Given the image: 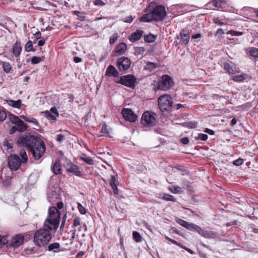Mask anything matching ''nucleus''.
Masks as SVG:
<instances>
[{"mask_svg": "<svg viewBox=\"0 0 258 258\" xmlns=\"http://www.w3.org/2000/svg\"><path fill=\"white\" fill-rule=\"evenodd\" d=\"M80 224V219L79 217H77L74 219L73 221V227L79 226Z\"/></svg>", "mask_w": 258, "mask_h": 258, "instance_id": "55", "label": "nucleus"}, {"mask_svg": "<svg viewBox=\"0 0 258 258\" xmlns=\"http://www.w3.org/2000/svg\"><path fill=\"white\" fill-rule=\"evenodd\" d=\"M17 143L20 146L25 147L29 150L35 160L40 159L45 152L44 142L41 139L34 136L20 137Z\"/></svg>", "mask_w": 258, "mask_h": 258, "instance_id": "1", "label": "nucleus"}, {"mask_svg": "<svg viewBox=\"0 0 258 258\" xmlns=\"http://www.w3.org/2000/svg\"><path fill=\"white\" fill-rule=\"evenodd\" d=\"M118 72L113 66L110 65L107 69L106 75L108 76L116 77L118 75Z\"/></svg>", "mask_w": 258, "mask_h": 258, "instance_id": "20", "label": "nucleus"}, {"mask_svg": "<svg viewBox=\"0 0 258 258\" xmlns=\"http://www.w3.org/2000/svg\"><path fill=\"white\" fill-rule=\"evenodd\" d=\"M8 245V237L5 235H0V248L4 245Z\"/></svg>", "mask_w": 258, "mask_h": 258, "instance_id": "31", "label": "nucleus"}, {"mask_svg": "<svg viewBox=\"0 0 258 258\" xmlns=\"http://www.w3.org/2000/svg\"><path fill=\"white\" fill-rule=\"evenodd\" d=\"M112 190H113V194L115 195H117L119 193L118 192V189L117 187V186L116 185H114V186H111Z\"/></svg>", "mask_w": 258, "mask_h": 258, "instance_id": "63", "label": "nucleus"}, {"mask_svg": "<svg viewBox=\"0 0 258 258\" xmlns=\"http://www.w3.org/2000/svg\"><path fill=\"white\" fill-rule=\"evenodd\" d=\"M211 4L218 8H221L225 5V2L223 0H214L211 2Z\"/></svg>", "mask_w": 258, "mask_h": 258, "instance_id": "22", "label": "nucleus"}, {"mask_svg": "<svg viewBox=\"0 0 258 258\" xmlns=\"http://www.w3.org/2000/svg\"><path fill=\"white\" fill-rule=\"evenodd\" d=\"M22 51L20 42L17 41L13 47V53L16 57L20 55Z\"/></svg>", "mask_w": 258, "mask_h": 258, "instance_id": "18", "label": "nucleus"}, {"mask_svg": "<svg viewBox=\"0 0 258 258\" xmlns=\"http://www.w3.org/2000/svg\"><path fill=\"white\" fill-rule=\"evenodd\" d=\"M8 118L11 123L15 124L11 128L10 130V134H13L16 131L22 133L27 130L28 127L27 124L25 123L16 115L10 113L8 115Z\"/></svg>", "mask_w": 258, "mask_h": 258, "instance_id": "4", "label": "nucleus"}, {"mask_svg": "<svg viewBox=\"0 0 258 258\" xmlns=\"http://www.w3.org/2000/svg\"><path fill=\"white\" fill-rule=\"evenodd\" d=\"M228 33L231 34L232 36H240L242 34V33L241 32H238L234 30L229 31Z\"/></svg>", "mask_w": 258, "mask_h": 258, "instance_id": "53", "label": "nucleus"}, {"mask_svg": "<svg viewBox=\"0 0 258 258\" xmlns=\"http://www.w3.org/2000/svg\"><path fill=\"white\" fill-rule=\"evenodd\" d=\"M66 168L69 172L72 173L75 175L80 176L82 175V172L80 170L79 168L72 162L68 163L66 165Z\"/></svg>", "mask_w": 258, "mask_h": 258, "instance_id": "14", "label": "nucleus"}, {"mask_svg": "<svg viewBox=\"0 0 258 258\" xmlns=\"http://www.w3.org/2000/svg\"><path fill=\"white\" fill-rule=\"evenodd\" d=\"M65 139V137L64 135L61 134H59L57 135L56 140L57 142L60 143L62 142Z\"/></svg>", "mask_w": 258, "mask_h": 258, "instance_id": "57", "label": "nucleus"}, {"mask_svg": "<svg viewBox=\"0 0 258 258\" xmlns=\"http://www.w3.org/2000/svg\"><path fill=\"white\" fill-rule=\"evenodd\" d=\"M133 235L134 240L136 242H140L142 241V237L141 235H140V234L138 232L134 231L133 233Z\"/></svg>", "mask_w": 258, "mask_h": 258, "instance_id": "37", "label": "nucleus"}, {"mask_svg": "<svg viewBox=\"0 0 258 258\" xmlns=\"http://www.w3.org/2000/svg\"><path fill=\"white\" fill-rule=\"evenodd\" d=\"M208 135L204 134H199L198 137H196L197 140L206 141L208 139Z\"/></svg>", "mask_w": 258, "mask_h": 258, "instance_id": "42", "label": "nucleus"}, {"mask_svg": "<svg viewBox=\"0 0 258 258\" xmlns=\"http://www.w3.org/2000/svg\"><path fill=\"white\" fill-rule=\"evenodd\" d=\"M24 241V237L20 234H17L13 236L10 240L8 239L7 248H17L22 245Z\"/></svg>", "mask_w": 258, "mask_h": 258, "instance_id": "7", "label": "nucleus"}, {"mask_svg": "<svg viewBox=\"0 0 258 258\" xmlns=\"http://www.w3.org/2000/svg\"><path fill=\"white\" fill-rule=\"evenodd\" d=\"M4 145L6 146L7 147V149H12L13 146L12 144L8 142V141L6 140L4 142Z\"/></svg>", "mask_w": 258, "mask_h": 258, "instance_id": "62", "label": "nucleus"}, {"mask_svg": "<svg viewBox=\"0 0 258 258\" xmlns=\"http://www.w3.org/2000/svg\"><path fill=\"white\" fill-rule=\"evenodd\" d=\"M163 199L167 201H172L173 202H176V199L174 198V197L170 195H164L163 196Z\"/></svg>", "mask_w": 258, "mask_h": 258, "instance_id": "44", "label": "nucleus"}, {"mask_svg": "<svg viewBox=\"0 0 258 258\" xmlns=\"http://www.w3.org/2000/svg\"><path fill=\"white\" fill-rule=\"evenodd\" d=\"M143 32V31L142 30H137L135 32L132 33L131 36L129 37L130 40L132 42L139 40L141 39Z\"/></svg>", "mask_w": 258, "mask_h": 258, "instance_id": "16", "label": "nucleus"}, {"mask_svg": "<svg viewBox=\"0 0 258 258\" xmlns=\"http://www.w3.org/2000/svg\"><path fill=\"white\" fill-rule=\"evenodd\" d=\"M60 212L55 207H50L48 210V217L46 219L44 227L55 231L59 225Z\"/></svg>", "mask_w": 258, "mask_h": 258, "instance_id": "2", "label": "nucleus"}, {"mask_svg": "<svg viewBox=\"0 0 258 258\" xmlns=\"http://www.w3.org/2000/svg\"><path fill=\"white\" fill-rule=\"evenodd\" d=\"M200 228V227L195 224L189 223L187 229L193 231H196L198 232Z\"/></svg>", "mask_w": 258, "mask_h": 258, "instance_id": "30", "label": "nucleus"}, {"mask_svg": "<svg viewBox=\"0 0 258 258\" xmlns=\"http://www.w3.org/2000/svg\"><path fill=\"white\" fill-rule=\"evenodd\" d=\"M8 165L11 170H17L21 165L22 162L19 157L15 154L11 155L8 159Z\"/></svg>", "mask_w": 258, "mask_h": 258, "instance_id": "9", "label": "nucleus"}, {"mask_svg": "<svg viewBox=\"0 0 258 258\" xmlns=\"http://www.w3.org/2000/svg\"><path fill=\"white\" fill-rule=\"evenodd\" d=\"M151 12L155 21L156 22L162 21L166 15L165 7L161 5L156 6L153 9Z\"/></svg>", "mask_w": 258, "mask_h": 258, "instance_id": "8", "label": "nucleus"}, {"mask_svg": "<svg viewBox=\"0 0 258 258\" xmlns=\"http://www.w3.org/2000/svg\"><path fill=\"white\" fill-rule=\"evenodd\" d=\"M50 230L45 227L44 228L37 230L33 236L34 244L39 247H42L47 245L52 237Z\"/></svg>", "mask_w": 258, "mask_h": 258, "instance_id": "3", "label": "nucleus"}, {"mask_svg": "<svg viewBox=\"0 0 258 258\" xmlns=\"http://www.w3.org/2000/svg\"><path fill=\"white\" fill-rule=\"evenodd\" d=\"M52 171L56 175L61 174V163L59 161H56L54 163Z\"/></svg>", "mask_w": 258, "mask_h": 258, "instance_id": "21", "label": "nucleus"}, {"mask_svg": "<svg viewBox=\"0 0 258 258\" xmlns=\"http://www.w3.org/2000/svg\"><path fill=\"white\" fill-rule=\"evenodd\" d=\"M145 51V49L143 47H136L135 50V54L136 55H140V54H143Z\"/></svg>", "mask_w": 258, "mask_h": 258, "instance_id": "43", "label": "nucleus"}, {"mask_svg": "<svg viewBox=\"0 0 258 258\" xmlns=\"http://www.w3.org/2000/svg\"><path fill=\"white\" fill-rule=\"evenodd\" d=\"M41 60V58L38 56H33L31 59V62L33 64H36L40 62Z\"/></svg>", "mask_w": 258, "mask_h": 258, "instance_id": "48", "label": "nucleus"}, {"mask_svg": "<svg viewBox=\"0 0 258 258\" xmlns=\"http://www.w3.org/2000/svg\"><path fill=\"white\" fill-rule=\"evenodd\" d=\"M60 247V244L59 243L55 242L53 243L50 244L48 246V251H52L55 249H58Z\"/></svg>", "mask_w": 258, "mask_h": 258, "instance_id": "36", "label": "nucleus"}, {"mask_svg": "<svg viewBox=\"0 0 258 258\" xmlns=\"http://www.w3.org/2000/svg\"><path fill=\"white\" fill-rule=\"evenodd\" d=\"M158 66V64L157 63L149 61L147 62L145 69L152 71L155 70Z\"/></svg>", "mask_w": 258, "mask_h": 258, "instance_id": "26", "label": "nucleus"}, {"mask_svg": "<svg viewBox=\"0 0 258 258\" xmlns=\"http://www.w3.org/2000/svg\"><path fill=\"white\" fill-rule=\"evenodd\" d=\"M131 60L125 57H121L118 58L117 62V66L120 71H125L127 70L131 66Z\"/></svg>", "mask_w": 258, "mask_h": 258, "instance_id": "13", "label": "nucleus"}, {"mask_svg": "<svg viewBox=\"0 0 258 258\" xmlns=\"http://www.w3.org/2000/svg\"><path fill=\"white\" fill-rule=\"evenodd\" d=\"M200 235L207 238H214L217 237V234L212 231H207L202 229L200 227L199 231L198 232Z\"/></svg>", "mask_w": 258, "mask_h": 258, "instance_id": "15", "label": "nucleus"}, {"mask_svg": "<svg viewBox=\"0 0 258 258\" xmlns=\"http://www.w3.org/2000/svg\"><path fill=\"white\" fill-rule=\"evenodd\" d=\"M8 104L15 108H20L21 104V101L19 99L17 101L9 100L8 101Z\"/></svg>", "mask_w": 258, "mask_h": 258, "instance_id": "25", "label": "nucleus"}, {"mask_svg": "<svg viewBox=\"0 0 258 258\" xmlns=\"http://www.w3.org/2000/svg\"><path fill=\"white\" fill-rule=\"evenodd\" d=\"M81 159L84 161L86 163L92 165L94 163L93 160L90 158L88 157H81Z\"/></svg>", "mask_w": 258, "mask_h": 258, "instance_id": "38", "label": "nucleus"}, {"mask_svg": "<svg viewBox=\"0 0 258 258\" xmlns=\"http://www.w3.org/2000/svg\"><path fill=\"white\" fill-rule=\"evenodd\" d=\"M49 112H51L52 114H53V115H54L55 117H57L58 116L59 114L56 107H52L50 109Z\"/></svg>", "mask_w": 258, "mask_h": 258, "instance_id": "50", "label": "nucleus"}, {"mask_svg": "<svg viewBox=\"0 0 258 258\" xmlns=\"http://www.w3.org/2000/svg\"><path fill=\"white\" fill-rule=\"evenodd\" d=\"M7 117V114L2 107H0V121H4Z\"/></svg>", "mask_w": 258, "mask_h": 258, "instance_id": "40", "label": "nucleus"}, {"mask_svg": "<svg viewBox=\"0 0 258 258\" xmlns=\"http://www.w3.org/2000/svg\"><path fill=\"white\" fill-rule=\"evenodd\" d=\"M180 247L185 249L186 251H187V252H188L189 253H190V254H194V251L193 250H192L191 249L185 247V246L183 245H181L180 246Z\"/></svg>", "mask_w": 258, "mask_h": 258, "instance_id": "61", "label": "nucleus"}, {"mask_svg": "<svg viewBox=\"0 0 258 258\" xmlns=\"http://www.w3.org/2000/svg\"><path fill=\"white\" fill-rule=\"evenodd\" d=\"M134 19V17H133L132 16H130L124 18L123 21L125 23H131L133 21Z\"/></svg>", "mask_w": 258, "mask_h": 258, "instance_id": "52", "label": "nucleus"}, {"mask_svg": "<svg viewBox=\"0 0 258 258\" xmlns=\"http://www.w3.org/2000/svg\"><path fill=\"white\" fill-rule=\"evenodd\" d=\"M94 4L95 6H103L105 5V3L102 0H95Z\"/></svg>", "mask_w": 258, "mask_h": 258, "instance_id": "56", "label": "nucleus"}, {"mask_svg": "<svg viewBox=\"0 0 258 258\" xmlns=\"http://www.w3.org/2000/svg\"><path fill=\"white\" fill-rule=\"evenodd\" d=\"M25 50L27 52L34 51V50L33 49V44L31 41H29L26 43L25 45Z\"/></svg>", "mask_w": 258, "mask_h": 258, "instance_id": "35", "label": "nucleus"}, {"mask_svg": "<svg viewBox=\"0 0 258 258\" xmlns=\"http://www.w3.org/2000/svg\"><path fill=\"white\" fill-rule=\"evenodd\" d=\"M180 142L184 145L187 144L189 142V139L187 137H184L180 139Z\"/></svg>", "mask_w": 258, "mask_h": 258, "instance_id": "60", "label": "nucleus"}, {"mask_svg": "<svg viewBox=\"0 0 258 258\" xmlns=\"http://www.w3.org/2000/svg\"><path fill=\"white\" fill-rule=\"evenodd\" d=\"M243 163V160L242 159L239 158L233 162V164L236 166H240L242 165Z\"/></svg>", "mask_w": 258, "mask_h": 258, "instance_id": "54", "label": "nucleus"}, {"mask_svg": "<svg viewBox=\"0 0 258 258\" xmlns=\"http://www.w3.org/2000/svg\"><path fill=\"white\" fill-rule=\"evenodd\" d=\"M118 38V35L116 33H114L113 34L112 36L110 38L109 42L111 44H113L117 40Z\"/></svg>", "mask_w": 258, "mask_h": 258, "instance_id": "49", "label": "nucleus"}, {"mask_svg": "<svg viewBox=\"0 0 258 258\" xmlns=\"http://www.w3.org/2000/svg\"><path fill=\"white\" fill-rule=\"evenodd\" d=\"M176 38L180 40L181 45H187L190 38V33L187 30H181L178 35H177Z\"/></svg>", "mask_w": 258, "mask_h": 258, "instance_id": "12", "label": "nucleus"}, {"mask_svg": "<svg viewBox=\"0 0 258 258\" xmlns=\"http://www.w3.org/2000/svg\"><path fill=\"white\" fill-rule=\"evenodd\" d=\"M161 81H171V78L168 75H164L162 77Z\"/></svg>", "mask_w": 258, "mask_h": 258, "instance_id": "64", "label": "nucleus"}, {"mask_svg": "<svg viewBox=\"0 0 258 258\" xmlns=\"http://www.w3.org/2000/svg\"><path fill=\"white\" fill-rule=\"evenodd\" d=\"M45 115L47 118L51 119L53 120H54L56 119V117H55L54 115H53V114L48 111L45 112Z\"/></svg>", "mask_w": 258, "mask_h": 258, "instance_id": "47", "label": "nucleus"}, {"mask_svg": "<svg viewBox=\"0 0 258 258\" xmlns=\"http://www.w3.org/2000/svg\"><path fill=\"white\" fill-rule=\"evenodd\" d=\"M118 83H120L125 86L128 87L132 89H134L136 83L138 82H116Z\"/></svg>", "mask_w": 258, "mask_h": 258, "instance_id": "27", "label": "nucleus"}, {"mask_svg": "<svg viewBox=\"0 0 258 258\" xmlns=\"http://www.w3.org/2000/svg\"><path fill=\"white\" fill-rule=\"evenodd\" d=\"M3 68L5 72L9 73L12 69V66L9 62H2Z\"/></svg>", "mask_w": 258, "mask_h": 258, "instance_id": "34", "label": "nucleus"}, {"mask_svg": "<svg viewBox=\"0 0 258 258\" xmlns=\"http://www.w3.org/2000/svg\"><path fill=\"white\" fill-rule=\"evenodd\" d=\"M121 81H136L135 77L133 75H126L122 76L120 78V80Z\"/></svg>", "mask_w": 258, "mask_h": 258, "instance_id": "33", "label": "nucleus"}, {"mask_svg": "<svg viewBox=\"0 0 258 258\" xmlns=\"http://www.w3.org/2000/svg\"><path fill=\"white\" fill-rule=\"evenodd\" d=\"M101 134L99 135V137L103 136L108 135V130L107 128V125L105 124H103L102 126V128L100 131Z\"/></svg>", "mask_w": 258, "mask_h": 258, "instance_id": "39", "label": "nucleus"}, {"mask_svg": "<svg viewBox=\"0 0 258 258\" xmlns=\"http://www.w3.org/2000/svg\"><path fill=\"white\" fill-rule=\"evenodd\" d=\"M156 38L157 36L152 34L144 36L145 41L148 43L154 42L156 40Z\"/></svg>", "mask_w": 258, "mask_h": 258, "instance_id": "23", "label": "nucleus"}, {"mask_svg": "<svg viewBox=\"0 0 258 258\" xmlns=\"http://www.w3.org/2000/svg\"><path fill=\"white\" fill-rule=\"evenodd\" d=\"M25 121L28 122L32 123L35 125H38L37 121L35 119H31V118H29L27 117L25 119Z\"/></svg>", "mask_w": 258, "mask_h": 258, "instance_id": "58", "label": "nucleus"}, {"mask_svg": "<svg viewBox=\"0 0 258 258\" xmlns=\"http://www.w3.org/2000/svg\"><path fill=\"white\" fill-rule=\"evenodd\" d=\"M121 113L124 118L130 122H135L138 119L136 114L130 108H123Z\"/></svg>", "mask_w": 258, "mask_h": 258, "instance_id": "11", "label": "nucleus"}, {"mask_svg": "<svg viewBox=\"0 0 258 258\" xmlns=\"http://www.w3.org/2000/svg\"><path fill=\"white\" fill-rule=\"evenodd\" d=\"M159 107L162 112L171 111L173 106V98L169 95H164L160 96L158 99Z\"/></svg>", "mask_w": 258, "mask_h": 258, "instance_id": "5", "label": "nucleus"}, {"mask_svg": "<svg viewBox=\"0 0 258 258\" xmlns=\"http://www.w3.org/2000/svg\"><path fill=\"white\" fill-rule=\"evenodd\" d=\"M155 21L152 12L144 15L140 19L141 22H150Z\"/></svg>", "mask_w": 258, "mask_h": 258, "instance_id": "19", "label": "nucleus"}, {"mask_svg": "<svg viewBox=\"0 0 258 258\" xmlns=\"http://www.w3.org/2000/svg\"><path fill=\"white\" fill-rule=\"evenodd\" d=\"M127 49V46L124 43H119L116 48L115 53L117 55L123 54Z\"/></svg>", "mask_w": 258, "mask_h": 258, "instance_id": "17", "label": "nucleus"}, {"mask_svg": "<svg viewBox=\"0 0 258 258\" xmlns=\"http://www.w3.org/2000/svg\"><path fill=\"white\" fill-rule=\"evenodd\" d=\"M156 114L152 112H145L141 118V123L145 126L152 127L156 125V119L155 118Z\"/></svg>", "mask_w": 258, "mask_h": 258, "instance_id": "6", "label": "nucleus"}, {"mask_svg": "<svg viewBox=\"0 0 258 258\" xmlns=\"http://www.w3.org/2000/svg\"><path fill=\"white\" fill-rule=\"evenodd\" d=\"M20 156L22 158V163H26L28 160V157L26 154V151L24 149H22L20 151Z\"/></svg>", "mask_w": 258, "mask_h": 258, "instance_id": "32", "label": "nucleus"}, {"mask_svg": "<svg viewBox=\"0 0 258 258\" xmlns=\"http://www.w3.org/2000/svg\"><path fill=\"white\" fill-rule=\"evenodd\" d=\"M78 209L81 214H85L86 213V209L79 203H78Z\"/></svg>", "mask_w": 258, "mask_h": 258, "instance_id": "46", "label": "nucleus"}, {"mask_svg": "<svg viewBox=\"0 0 258 258\" xmlns=\"http://www.w3.org/2000/svg\"><path fill=\"white\" fill-rule=\"evenodd\" d=\"M174 191L172 189H170V190L173 193H179L182 191L181 188L178 186L175 185L173 186Z\"/></svg>", "mask_w": 258, "mask_h": 258, "instance_id": "51", "label": "nucleus"}, {"mask_svg": "<svg viewBox=\"0 0 258 258\" xmlns=\"http://www.w3.org/2000/svg\"><path fill=\"white\" fill-rule=\"evenodd\" d=\"M66 215H65L63 216L62 221L61 223V225H60V230L61 231L63 230V229H64L65 222H66Z\"/></svg>", "mask_w": 258, "mask_h": 258, "instance_id": "59", "label": "nucleus"}, {"mask_svg": "<svg viewBox=\"0 0 258 258\" xmlns=\"http://www.w3.org/2000/svg\"><path fill=\"white\" fill-rule=\"evenodd\" d=\"M249 54L255 58L258 57V48L255 47H250L248 49Z\"/></svg>", "mask_w": 258, "mask_h": 258, "instance_id": "28", "label": "nucleus"}, {"mask_svg": "<svg viewBox=\"0 0 258 258\" xmlns=\"http://www.w3.org/2000/svg\"><path fill=\"white\" fill-rule=\"evenodd\" d=\"M117 182V178L113 175L111 176V179L109 180V184L110 186H112L116 185Z\"/></svg>", "mask_w": 258, "mask_h": 258, "instance_id": "45", "label": "nucleus"}, {"mask_svg": "<svg viewBox=\"0 0 258 258\" xmlns=\"http://www.w3.org/2000/svg\"><path fill=\"white\" fill-rule=\"evenodd\" d=\"M176 222L182 226L184 227V228H187V226H188L189 222L185 221L183 220H182L180 218H178L176 220Z\"/></svg>", "mask_w": 258, "mask_h": 258, "instance_id": "41", "label": "nucleus"}, {"mask_svg": "<svg viewBox=\"0 0 258 258\" xmlns=\"http://www.w3.org/2000/svg\"><path fill=\"white\" fill-rule=\"evenodd\" d=\"M224 68L229 74H234L236 72V70L228 63H224Z\"/></svg>", "mask_w": 258, "mask_h": 258, "instance_id": "24", "label": "nucleus"}, {"mask_svg": "<svg viewBox=\"0 0 258 258\" xmlns=\"http://www.w3.org/2000/svg\"><path fill=\"white\" fill-rule=\"evenodd\" d=\"M236 79H233V81H243L244 80H247L249 79V76L247 74H241L240 75H236L235 76Z\"/></svg>", "mask_w": 258, "mask_h": 258, "instance_id": "29", "label": "nucleus"}, {"mask_svg": "<svg viewBox=\"0 0 258 258\" xmlns=\"http://www.w3.org/2000/svg\"><path fill=\"white\" fill-rule=\"evenodd\" d=\"M155 86H157V89L154 88L156 91L157 90H160L162 91H168L170 90L174 85V82H154L152 84Z\"/></svg>", "mask_w": 258, "mask_h": 258, "instance_id": "10", "label": "nucleus"}]
</instances>
